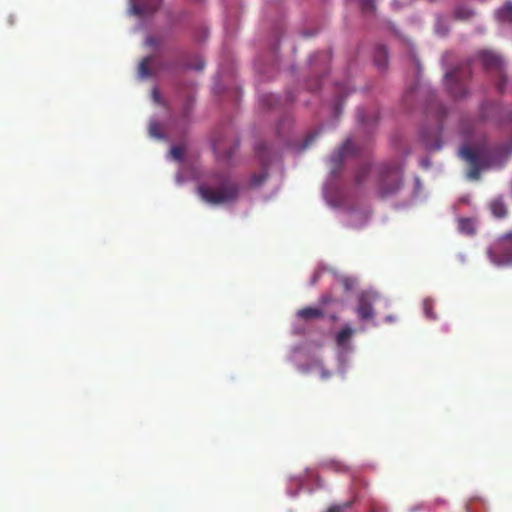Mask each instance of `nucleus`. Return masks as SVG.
Segmentation results:
<instances>
[{
	"label": "nucleus",
	"instance_id": "cd10ccee",
	"mask_svg": "<svg viewBox=\"0 0 512 512\" xmlns=\"http://www.w3.org/2000/svg\"><path fill=\"white\" fill-rule=\"evenodd\" d=\"M275 97L272 94L263 95L261 101L271 107L273 105Z\"/></svg>",
	"mask_w": 512,
	"mask_h": 512
},
{
	"label": "nucleus",
	"instance_id": "aec40b11",
	"mask_svg": "<svg viewBox=\"0 0 512 512\" xmlns=\"http://www.w3.org/2000/svg\"><path fill=\"white\" fill-rule=\"evenodd\" d=\"M454 14L459 20H468L474 15V12L468 7L459 6L455 9Z\"/></svg>",
	"mask_w": 512,
	"mask_h": 512
},
{
	"label": "nucleus",
	"instance_id": "ddd939ff",
	"mask_svg": "<svg viewBox=\"0 0 512 512\" xmlns=\"http://www.w3.org/2000/svg\"><path fill=\"white\" fill-rule=\"evenodd\" d=\"M374 63L379 69H384L388 64V52L384 46H378L374 51Z\"/></svg>",
	"mask_w": 512,
	"mask_h": 512
},
{
	"label": "nucleus",
	"instance_id": "dca6fc26",
	"mask_svg": "<svg viewBox=\"0 0 512 512\" xmlns=\"http://www.w3.org/2000/svg\"><path fill=\"white\" fill-rule=\"evenodd\" d=\"M353 329L350 326H345L336 334V344L340 347L345 346L353 335Z\"/></svg>",
	"mask_w": 512,
	"mask_h": 512
},
{
	"label": "nucleus",
	"instance_id": "39448f33",
	"mask_svg": "<svg viewBox=\"0 0 512 512\" xmlns=\"http://www.w3.org/2000/svg\"><path fill=\"white\" fill-rule=\"evenodd\" d=\"M490 261L497 266L512 264V231L501 235L487 249Z\"/></svg>",
	"mask_w": 512,
	"mask_h": 512
},
{
	"label": "nucleus",
	"instance_id": "c85d7f7f",
	"mask_svg": "<svg viewBox=\"0 0 512 512\" xmlns=\"http://www.w3.org/2000/svg\"><path fill=\"white\" fill-rule=\"evenodd\" d=\"M158 130H159L158 124H156V123L150 124L149 132H150V134L152 136L160 137V134L158 133Z\"/></svg>",
	"mask_w": 512,
	"mask_h": 512
},
{
	"label": "nucleus",
	"instance_id": "5701e85b",
	"mask_svg": "<svg viewBox=\"0 0 512 512\" xmlns=\"http://www.w3.org/2000/svg\"><path fill=\"white\" fill-rule=\"evenodd\" d=\"M423 310L425 315L430 319H435V315L433 313V302L429 299L423 301Z\"/></svg>",
	"mask_w": 512,
	"mask_h": 512
},
{
	"label": "nucleus",
	"instance_id": "f3484780",
	"mask_svg": "<svg viewBox=\"0 0 512 512\" xmlns=\"http://www.w3.org/2000/svg\"><path fill=\"white\" fill-rule=\"evenodd\" d=\"M459 230L466 235L475 233V222L470 218H462L458 222Z\"/></svg>",
	"mask_w": 512,
	"mask_h": 512
},
{
	"label": "nucleus",
	"instance_id": "6e6552de",
	"mask_svg": "<svg viewBox=\"0 0 512 512\" xmlns=\"http://www.w3.org/2000/svg\"><path fill=\"white\" fill-rule=\"evenodd\" d=\"M359 153V148L347 139L343 145L331 155L329 159L331 174L337 175L341 170L342 163L346 158L353 157Z\"/></svg>",
	"mask_w": 512,
	"mask_h": 512
},
{
	"label": "nucleus",
	"instance_id": "7c9ffc66",
	"mask_svg": "<svg viewBox=\"0 0 512 512\" xmlns=\"http://www.w3.org/2000/svg\"><path fill=\"white\" fill-rule=\"evenodd\" d=\"M146 44L151 47H157L158 46V40L155 37H148L146 39Z\"/></svg>",
	"mask_w": 512,
	"mask_h": 512
},
{
	"label": "nucleus",
	"instance_id": "c9c22d12",
	"mask_svg": "<svg viewBox=\"0 0 512 512\" xmlns=\"http://www.w3.org/2000/svg\"><path fill=\"white\" fill-rule=\"evenodd\" d=\"M8 21H9V23H10L11 25H13V24H14V18H13V16H10V17H9V19H8Z\"/></svg>",
	"mask_w": 512,
	"mask_h": 512
},
{
	"label": "nucleus",
	"instance_id": "c756f323",
	"mask_svg": "<svg viewBox=\"0 0 512 512\" xmlns=\"http://www.w3.org/2000/svg\"><path fill=\"white\" fill-rule=\"evenodd\" d=\"M333 302V298L331 297V295H323L321 298H320V303L322 305H327L329 303Z\"/></svg>",
	"mask_w": 512,
	"mask_h": 512
},
{
	"label": "nucleus",
	"instance_id": "6ab92c4d",
	"mask_svg": "<svg viewBox=\"0 0 512 512\" xmlns=\"http://www.w3.org/2000/svg\"><path fill=\"white\" fill-rule=\"evenodd\" d=\"M370 170H371V168L369 165L360 166L355 174V182L358 185L363 184L367 180V178L370 174Z\"/></svg>",
	"mask_w": 512,
	"mask_h": 512
},
{
	"label": "nucleus",
	"instance_id": "9b49d317",
	"mask_svg": "<svg viewBox=\"0 0 512 512\" xmlns=\"http://www.w3.org/2000/svg\"><path fill=\"white\" fill-rule=\"evenodd\" d=\"M378 113L376 112H367L364 109H359L357 112V119L364 127H370L377 123L378 121Z\"/></svg>",
	"mask_w": 512,
	"mask_h": 512
},
{
	"label": "nucleus",
	"instance_id": "a211bd4d",
	"mask_svg": "<svg viewBox=\"0 0 512 512\" xmlns=\"http://www.w3.org/2000/svg\"><path fill=\"white\" fill-rule=\"evenodd\" d=\"M152 58L151 57H145L139 64L138 67V73L141 78H146L152 75L150 64H151Z\"/></svg>",
	"mask_w": 512,
	"mask_h": 512
},
{
	"label": "nucleus",
	"instance_id": "0eeeda50",
	"mask_svg": "<svg viewBox=\"0 0 512 512\" xmlns=\"http://www.w3.org/2000/svg\"><path fill=\"white\" fill-rule=\"evenodd\" d=\"M380 299L379 293L373 290L361 291L357 295L355 312L361 320H369L374 317L373 304Z\"/></svg>",
	"mask_w": 512,
	"mask_h": 512
},
{
	"label": "nucleus",
	"instance_id": "20e7f679",
	"mask_svg": "<svg viewBox=\"0 0 512 512\" xmlns=\"http://www.w3.org/2000/svg\"><path fill=\"white\" fill-rule=\"evenodd\" d=\"M471 76L470 62H466L455 69L446 72L445 82L452 97L463 98L467 94L465 81Z\"/></svg>",
	"mask_w": 512,
	"mask_h": 512
},
{
	"label": "nucleus",
	"instance_id": "f257e3e1",
	"mask_svg": "<svg viewBox=\"0 0 512 512\" xmlns=\"http://www.w3.org/2000/svg\"><path fill=\"white\" fill-rule=\"evenodd\" d=\"M459 154L469 165L468 177L478 180L481 171L502 167L510 154V150L506 145H496L493 147H471L464 145L459 150Z\"/></svg>",
	"mask_w": 512,
	"mask_h": 512
},
{
	"label": "nucleus",
	"instance_id": "e433bc0d",
	"mask_svg": "<svg viewBox=\"0 0 512 512\" xmlns=\"http://www.w3.org/2000/svg\"><path fill=\"white\" fill-rule=\"evenodd\" d=\"M415 64H416L417 70L419 71V70H420V64H419V62H418V61H416V63H415Z\"/></svg>",
	"mask_w": 512,
	"mask_h": 512
},
{
	"label": "nucleus",
	"instance_id": "1a4fd4ad",
	"mask_svg": "<svg viewBox=\"0 0 512 512\" xmlns=\"http://www.w3.org/2000/svg\"><path fill=\"white\" fill-rule=\"evenodd\" d=\"M140 0H131V11L134 15L143 16L156 12L161 4L160 0H147L139 2Z\"/></svg>",
	"mask_w": 512,
	"mask_h": 512
},
{
	"label": "nucleus",
	"instance_id": "423d86ee",
	"mask_svg": "<svg viewBox=\"0 0 512 512\" xmlns=\"http://www.w3.org/2000/svg\"><path fill=\"white\" fill-rule=\"evenodd\" d=\"M483 68L488 72H495L499 76L497 90L502 93L506 84L503 59L493 51L482 50L477 54Z\"/></svg>",
	"mask_w": 512,
	"mask_h": 512
},
{
	"label": "nucleus",
	"instance_id": "f8f14e48",
	"mask_svg": "<svg viewBox=\"0 0 512 512\" xmlns=\"http://www.w3.org/2000/svg\"><path fill=\"white\" fill-rule=\"evenodd\" d=\"M495 15L500 22L512 24V2H505V4L496 11Z\"/></svg>",
	"mask_w": 512,
	"mask_h": 512
},
{
	"label": "nucleus",
	"instance_id": "bb28decb",
	"mask_svg": "<svg viewBox=\"0 0 512 512\" xmlns=\"http://www.w3.org/2000/svg\"><path fill=\"white\" fill-rule=\"evenodd\" d=\"M340 283L343 285L345 291H350L353 289L354 281L348 277H342L340 279Z\"/></svg>",
	"mask_w": 512,
	"mask_h": 512
},
{
	"label": "nucleus",
	"instance_id": "2eb2a0df",
	"mask_svg": "<svg viewBox=\"0 0 512 512\" xmlns=\"http://www.w3.org/2000/svg\"><path fill=\"white\" fill-rule=\"evenodd\" d=\"M493 215L497 218H504L507 215V207L502 198L494 199L490 204Z\"/></svg>",
	"mask_w": 512,
	"mask_h": 512
},
{
	"label": "nucleus",
	"instance_id": "473e14b6",
	"mask_svg": "<svg viewBox=\"0 0 512 512\" xmlns=\"http://www.w3.org/2000/svg\"><path fill=\"white\" fill-rule=\"evenodd\" d=\"M414 89H415V88L413 87V88H411L410 90H408V91L405 93V95H404V97H403V101H404L405 103L408 101V98H409V97L414 93Z\"/></svg>",
	"mask_w": 512,
	"mask_h": 512
},
{
	"label": "nucleus",
	"instance_id": "72a5a7b5",
	"mask_svg": "<svg viewBox=\"0 0 512 512\" xmlns=\"http://www.w3.org/2000/svg\"><path fill=\"white\" fill-rule=\"evenodd\" d=\"M153 97H154L155 101H158L159 94L156 89L153 90Z\"/></svg>",
	"mask_w": 512,
	"mask_h": 512
},
{
	"label": "nucleus",
	"instance_id": "393cba45",
	"mask_svg": "<svg viewBox=\"0 0 512 512\" xmlns=\"http://www.w3.org/2000/svg\"><path fill=\"white\" fill-rule=\"evenodd\" d=\"M170 152L175 160L180 161L184 157V149L181 146H173Z\"/></svg>",
	"mask_w": 512,
	"mask_h": 512
},
{
	"label": "nucleus",
	"instance_id": "4468645a",
	"mask_svg": "<svg viewBox=\"0 0 512 512\" xmlns=\"http://www.w3.org/2000/svg\"><path fill=\"white\" fill-rule=\"evenodd\" d=\"M297 315L304 320H311L323 317L324 312L319 308L305 307L299 310Z\"/></svg>",
	"mask_w": 512,
	"mask_h": 512
},
{
	"label": "nucleus",
	"instance_id": "4c0bfd02",
	"mask_svg": "<svg viewBox=\"0 0 512 512\" xmlns=\"http://www.w3.org/2000/svg\"><path fill=\"white\" fill-rule=\"evenodd\" d=\"M386 320H387V321H392V320H393V318H392V316H387V317H386Z\"/></svg>",
	"mask_w": 512,
	"mask_h": 512
},
{
	"label": "nucleus",
	"instance_id": "2f4dec72",
	"mask_svg": "<svg viewBox=\"0 0 512 512\" xmlns=\"http://www.w3.org/2000/svg\"><path fill=\"white\" fill-rule=\"evenodd\" d=\"M315 135L308 136L304 141V147H308L314 140Z\"/></svg>",
	"mask_w": 512,
	"mask_h": 512
},
{
	"label": "nucleus",
	"instance_id": "4be33fe9",
	"mask_svg": "<svg viewBox=\"0 0 512 512\" xmlns=\"http://www.w3.org/2000/svg\"><path fill=\"white\" fill-rule=\"evenodd\" d=\"M352 504L353 500L347 501L342 504H334L328 508L327 512H344L346 509L350 508Z\"/></svg>",
	"mask_w": 512,
	"mask_h": 512
},
{
	"label": "nucleus",
	"instance_id": "f03ea898",
	"mask_svg": "<svg viewBox=\"0 0 512 512\" xmlns=\"http://www.w3.org/2000/svg\"><path fill=\"white\" fill-rule=\"evenodd\" d=\"M209 184H201L198 194L212 205L226 204L238 198L239 186L227 173L213 172L209 175Z\"/></svg>",
	"mask_w": 512,
	"mask_h": 512
},
{
	"label": "nucleus",
	"instance_id": "412c9836",
	"mask_svg": "<svg viewBox=\"0 0 512 512\" xmlns=\"http://www.w3.org/2000/svg\"><path fill=\"white\" fill-rule=\"evenodd\" d=\"M425 145H426L427 149L437 151L442 147V141H441L439 135L437 134L433 141H430L429 139H425Z\"/></svg>",
	"mask_w": 512,
	"mask_h": 512
},
{
	"label": "nucleus",
	"instance_id": "9d476101",
	"mask_svg": "<svg viewBox=\"0 0 512 512\" xmlns=\"http://www.w3.org/2000/svg\"><path fill=\"white\" fill-rule=\"evenodd\" d=\"M213 148L218 157H223L229 160L238 149V142L234 141L229 148H225L223 143L217 140L214 141Z\"/></svg>",
	"mask_w": 512,
	"mask_h": 512
},
{
	"label": "nucleus",
	"instance_id": "7ed1b4c3",
	"mask_svg": "<svg viewBox=\"0 0 512 512\" xmlns=\"http://www.w3.org/2000/svg\"><path fill=\"white\" fill-rule=\"evenodd\" d=\"M378 193L381 197L396 194L402 187V164L393 160L379 167Z\"/></svg>",
	"mask_w": 512,
	"mask_h": 512
},
{
	"label": "nucleus",
	"instance_id": "a878e982",
	"mask_svg": "<svg viewBox=\"0 0 512 512\" xmlns=\"http://www.w3.org/2000/svg\"><path fill=\"white\" fill-rule=\"evenodd\" d=\"M267 176H268L267 172H263L259 175H254L252 178V184L254 186L261 185L266 180Z\"/></svg>",
	"mask_w": 512,
	"mask_h": 512
},
{
	"label": "nucleus",
	"instance_id": "b1692460",
	"mask_svg": "<svg viewBox=\"0 0 512 512\" xmlns=\"http://www.w3.org/2000/svg\"><path fill=\"white\" fill-rule=\"evenodd\" d=\"M375 0H360V7L365 13H372L375 10Z\"/></svg>",
	"mask_w": 512,
	"mask_h": 512
},
{
	"label": "nucleus",
	"instance_id": "f704fd0d",
	"mask_svg": "<svg viewBox=\"0 0 512 512\" xmlns=\"http://www.w3.org/2000/svg\"><path fill=\"white\" fill-rule=\"evenodd\" d=\"M204 67V63H200L198 66L194 67L196 70H202Z\"/></svg>",
	"mask_w": 512,
	"mask_h": 512
}]
</instances>
